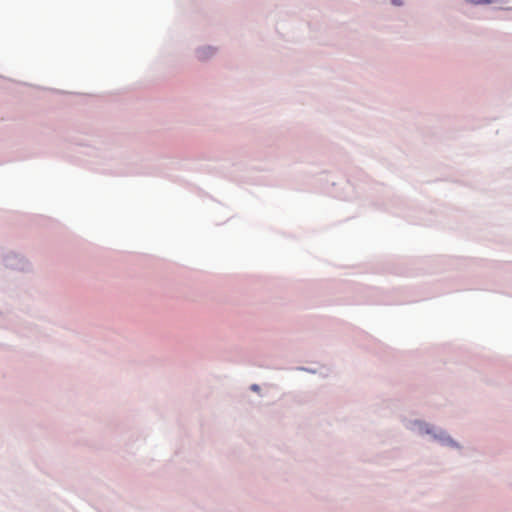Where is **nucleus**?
Instances as JSON below:
<instances>
[{
  "mask_svg": "<svg viewBox=\"0 0 512 512\" xmlns=\"http://www.w3.org/2000/svg\"><path fill=\"white\" fill-rule=\"evenodd\" d=\"M403 425L406 429L420 436H429L430 440L437 442L441 446L452 449H460L461 445L453 439L443 428L435 426L421 419H405Z\"/></svg>",
  "mask_w": 512,
  "mask_h": 512,
  "instance_id": "nucleus-1",
  "label": "nucleus"
},
{
  "mask_svg": "<svg viewBox=\"0 0 512 512\" xmlns=\"http://www.w3.org/2000/svg\"><path fill=\"white\" fill-rule=\"evenodd\" d=\"M2 263L5 268L21 272V273H31L33 272V264L31 261L23 254L8 251L2 255Z\"/></svg>",
  "mask_w": 512,
  "mask_h": 512,
  "instance_id": "nucleus-2",
  "label": "nucleus"
},
{
  "mask_svg": "<svg viewBox=\"0 0 512 512\" xmlns=\"http://www.w3.org/2000/svg\"><path fill=\"white\" fill-rule=\"evenodd\" d=\"M218 53V47L213 45H202L195 48L194 54L198 61L206 62Z\"/></svg>",
  "mask_w": 512,
  "mask_h": 512,
  "instance_id": "nucleus-3",
  "label": "nucleus"
},
{
  "mask_svg": "<svg viewBox=\"0 0 512 512\" xmlns=\"http://www.w3.org/2000/svg\"><path fill=\"white\" fill-rule=\"evenodd\" d=\"M293 369L297 370V371H303V372H306V373H310V374H319L323 378L328 377L329 374H330V371L327 368L324 369L325 371H322L323 369L319 370V369H316V368L306 367V366H297V367H295Z\"/></svg>",
  "mask_w": 512,
  "mask_h": 512,
  "instance_id": "nucleus-4",
  "label": "nucleus"
},
{
  "mask_svg": "<svg viewBox=\"0 0 512 512\" xmlns=\"http://www.w3.org/2000/svg\"><path fill=\"white\" fill-rule=\"evenodd\" d=\"M464 1L469 4L475 5V6L494 4V3L507 4L509 2L508 0H464Z\"/></svg>",
  "mask_w": 512,
  "mask_h": 512,
  "instance_id": "nucleus-5",
  "label": "nucleus"
},
{
  "mask_svg": "<svg viewBox=\"0 0 512 512\" xmlns=\"http://www.w3.org/2000/svg\"><path fill=\"white\" fill-rule=\"evenodd\" d=\"M250 390L253 391V392H256V393H260L261 387L258 384H252L250 386Z\"/></svg>",
  "mask_w": 512,
  "mask_h": 512,
  "instance_id": "nucleus-6",
  "label": "nucleus"
},
{
  "mask_svg": "<svg viewBox=\"0 0 512 512\" xmlns=\"http://www.w3.org/2000/svg\"><path fill=\"white\" fill-rule=\"evenodd\" d=\"M391 4L394 6H403L404 1L403 0H391Z\"/></svg>",
  "mask_w": 512,
  "mask_h": 512,
  "instance_id": "nucleus-7",
  "label": "nucleus"
}]
</instances>
